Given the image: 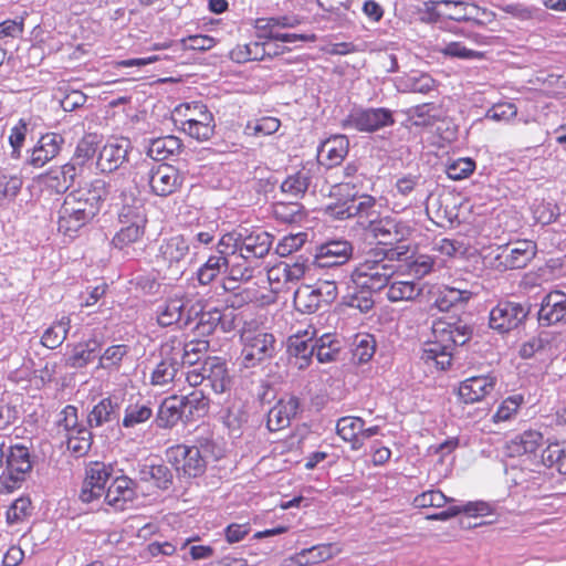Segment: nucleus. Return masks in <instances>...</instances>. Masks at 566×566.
Returning a JSON list of instances; mask_svg holds the SVG:
<instances>
[{
	"instance_id": "obj_1",
	"label": "nucleus",
	"mask_w": 566,
	"mask_h": 566,
	"mask_svg": "<svg viewBox=\"0 0 566 566\" xmlns=\"http://www.w3.org/2000/svg\"><path fill=\"white\" fill-rule=\"evenodd\" d=\"M107 195L108 184L103 179L70 192L59 210V231L73 237L97 216Z\"/></svg>"
},
{
	"instance_id": "obj_2",
	"label": "nucleus",
	"mask_w": 566,
	"mask_h": 566,
	"mask_svg": "<svg viewBox=\"0 0 566 566\" xmlns=\"http://www.w3.org/2000/svg\"><path fill=\"white\" fill-rule=\"evenodd\" d=\"M388 250H371L364 260L350 272L356 287L368 293L378 292L388 286L396 272Z\"/></svg>"
},
{
	"instance_id": "obj_3",
	"label": "nucleus",
	"mask_w": 566,
	"mask_h": 566,
	"mask_svg": "<svg viewBox=\"0 0 566 566\" xmlns=\"http://www.w3.org/2000/svg\"><path fill=\"white\" fill-rule=\"evenodd\" d=\"M190 260V245L184 235H172L159 245L157 262L164 276L168 280H179Z\"/></svg>"
},
{
	"instance_id": "obj_4",
	"label": "nucleus",
	"mask_w": 566,
	"mask_h": 566,
	"mask_svg": "<svg viewBox=\"0 0 566 566\" xmlns=\"http://www.w3.org/2000/svg\"><path fill=\"white\" fill-rule=\"evenodd\" d=\"M233 235L223 234L218 242L217 252L223 255L226 263L227 281L223 286L232 290L234 286L228 285L238 281H249L253 277L256 263L252 259H245V253L240 251L238 243H234Z\"/></svg>"
},
{
	"instance_id": "obj_5",
	"label": "nucleus",
	"mask_w": 566,
	"mask_h": 566,
	"mask_svg": "<svg viewBox=\"0 0 566 566\" xmlns=\"http://www.w3.org/2000/svg\"><path fill=\"white\" fill-rule=\"evenodd\" d=\"M32 469L30 451L22 444L8 447L6 467L0 473V486L7 492L20 488Z\"/></svg>"
},
{
	"instance_id": "obj_6",
	"label": "nucleus",
	"mask_w": 566,
	"mask_h": 566,
	"mask_svg": "<svg viewBox=\"0 0 566 566\" xmlns=\"http://www.w3.org/2000/svg\"><path fill=\"white\" fill-rule=\"evenodd\" d=\"M530 312L531 305L527 302H499L490 312L489 326L500 334L509 333L523 324Z\"/></svg>"
},
{
	"instance_id": "obj_7",
	"label": "nucleus",
	"mask_w": 566,
	"mask_h": 566,
	"mask_svg": "<svg viewBox=\"0 0 566 566\" xmlns=\"http://www.w3.org/2000/svg\"><path fill=\"white\" fill-rule=\"evenodd\" d=\"M395 118L392 112L385 107L354 109L343 119L342 127L354 128L363 133H374L384 127L392 126Z\"/></svg>"
},
{
	"instance_id": "obj_8",
	"label": "nucleus",
	"mask_w": 566,
	"mask_h": 566,
	"mask_svg": "<svg viewBox=\"0 0 566 566\" xmlns=\"http://www.w3.org/2000/svg\"><path fill=\"white\" fill-rule=\"evenodd\" d=\"M365 230L378 244L396 247L406 245L403 242L412 233V229L407 222L390 217L370 220Z\"/></svg>"
},
{
	"instance_id": "obj_9",
	"label": "nucleus",
	"mask_w": 566,
	"mask_h": 566,
	"mask_svg": "<svg viewBox=\"0 0 566 566\" xmlns=\"http://www.w3.org/2000/svg\"><path fill=\"white\" fill-rule=\"evenodd\" d=\"M120 229L116 232L112 240V244L119 250L137 242L145 230L146 219L142 213V207L124 206L118 213Z\"/></svg>"
},
{
	"instance_id": "obj_10",
	"label": "nucleus",
	"mask_w": 566,
	"mask_h": 566,
	"mask_svg": "<svg viewBox=\"0 0 566 566\" xmlns=\"http://www.w3.org/2000/svg\"><path fill=\"white\" fill-rule=\"evenodd\" d=\"M113 469L103 462H91L85 470V478L80 491L83 503L98 502L106 492V484L112 476Z\"/></svg>"
},
{
	"instance_id": "obj_11",
	"label": "nucleus",
	"mask_w": 566,
	"mask_h": 566,
	"mask_svg": "<svg viewBox=\"0 0 566 566\" xmlns=\"http://www.w3.org/2000/svg\"><path fill=\"white\" fill-rule=\"evenodd\" d=\"M168 462L176 471L189 478H196L205 472L206 460L196 446L177 444L166 452Z\"/></svg>"
},
{
	"instance_id": "obj_12",
	"label": "nucleus",
	"mask_w": 566,
	"mask_h": 566,
	"mask_svg": "<svg viewBox=\"0 0 566 566\" xmlns=\"http://www.w3.org/2000/svg\"><path fill=\"white\" fill-rule=\"evenodd\" d=\"M226 234L233 235L234 243H238L240 251L245 253V259H252L256 264L269 254L273 243V237L261 230L249 231L240 228Z\"/></svg>"
},
{
	"instance_id": "obj_13",
	"label": "nucleus",
	"mask_w": 566,
	"mask_h": 566,
	"mask_svg": "<svg viewBox=\"0 0 566 566\" xmlns=\"http://www.w3.org/2000/svg\"><path fill=\"white\" fill-rule=\"evenodd\" d=\"M354 253L353 244L347 240H331L316 248L313 264L322 269L343 272Z\"/></svg>"
},
{
	"instance_id": "obj_14",
	"label": "nucleus",
	"mask_w": 566,
	"mask_h": 566,
	"mask_svg": "<svg viewBox=\"0 0 566 566\" xmlns=\"http://www.w3.org/2000/svg\"><path fill=\"white\" fill-rule=\"evenodd\" d=\"M275 344V337L270 333H256L251 337H247L242 349V365L245 368H252L272 358L276 353Z\"/></svg>"
},
{
	"instance_id": "obj_15",
	"label": "nucleus",
	"mask_w": 566,
	"mask_h": 566,
	"mask_svg": "<svg viewBox=\"0 0 566 566\" xmlns=\"http://www.w3.org/2000/svg\"><path fill=\"white\" fill-rule=\"evenodd\" d=\"M132 148L130 140L126 137L111 138L102 147L97 157V167L102 172H113L126 160Z\"/></svg>"
},
{
	"instance_id": "obj_16",
	"label": "nucleus",
	"mask_w": 566,
	"mask_h": 566,
	"mask_svg": "<svg viewBox=\"0 0 566 566\" xmlns=\"http://www.w3.org/2000/svg\"><path fill=\"white\" fill-rule=\"evenodd\" d=\"M536 254V243L531 240L516 241L502 248L496 256L497 268L513 270L525 268Z\"/></svg>"
},
{
	"instance_id": "obj_17",
	"label": "nucleus",
	"mask_w": 566,
	"mask_h": 566,
	"mask_svg": "<svg viewBox=\"0 0 566 566\" xmlns=\"http://www.w3.org/2000/svg\"><path fill=\"white\" fill-rule=\"evenodd\" d=\"M184 178L179 170L171 165L160 164L149 171L148 182L153 193L167 197L177 191Z\"/></svg>"
},
{
	"instance_id": "obj_18",
	"label": "nucleus",
	"mask_w": 566,
	"mask_h": 566,
	"mask_svg": "<svg viewBox=\"0 0 566 566\" xmlns=\"http://www.w3.org/2000/svg\"><path fill=\"white\" fill-rule=\"evenodd\" d=\"M315 346V339L307 331L303 335H291L286 343L289 363L298 370L306 369L312 363Z\"/></svg>"
},
{
	"instance_id": "obj_19",
	"label": "nucleus",
	"mask_w": 566,
	"mask_h": 566,
	"mask_svg": "<svg viewBox=\"0 0 566 566\" xmlns=\"http://www.w3.org/2000/svg\"><path fill=\"white\" fill-rule=\"evenodd\" d=\"M391 260L405 262L410 275L422 277L431 272L434 261L426 254H417L409 245H398L389 249Z\"/></svg>"
},
{
	"instance_id": "obj_20",
	"label": "nucleus",
	"mask_w": 566,
	"mask_h": 566,
	"mask_svg": "<svg viewBox=\"0 0 566 566\" xmlns=\"http://www.w3.org/2000/svg\"><path fill=\"white\" fill-rule=\"evenodd\" d=\"M538 321L545 326L566 323V293L554 290L547 293L541 303Z\"/></svg>"
},
{
	"instance_id": "obj_21",
	"label": "nucleus",
	"mask_w": 566,
	"mask_h": 566,
	"mask_svg": "<svg viewBox=\"0 0 566 566\" xmlns=\"http://www.w3.org/2000/svg\"><path fill=\"white\" fill-rule=\"evenodd\" d=\"M64 144V138L57 133H48L40 137L32 148L28 164L34 168H41L55 158Z\"/></svg>"
},
{
	"instance_id": "obj_22",
	"label": "nucleus",
	"mask_w": 566,
	"mask_h": 566,
	"mask_svg": "<svg viewBox=\"0 0 566 566\" xmlns=\"http://www.w3.org/2000/svg\"><path fill=\"white\" fill-rule=\"evenodd\" d=\"M495 386V379L490 376H476L465 379L459 386L458 395L464 403L482 400Z\"/></svg>"
},
{
	"instance_id": "obj_23",
	"label": "nucleus",
	"mask_w": 566,
	"mask_h": 566,
	"mask_svg": "<svg viewBox=\"0 0 566 566\" xmlns=\"http://www.w3.org/2000/svg\"><path fill=\"white\" fill-rule=\"evenodd\" d=\"M200 370L205 374V388H211L216 394L226 391L229 379L224 361L218 357H207Z\"/></svg>"
},
{
	"instance_id": "obj_24",
	"label": "nucleus",
	"mask_w": 566,
	"mask_h": 566,
	"mask_svg": "<svg viewBox=\"0 0 566 566\" xmlns=\"http://www.w3.org/2000/svg\"><path fill=\"white\" fill-rule=\"evenodd\" d=\"M135 482L128 476H117L107 488L104 502L116 510H124V504L135 496Z\"/></svg>"
},
{
	"instance_id": "obj_25",
	"label": "nucleus",
	"mask_w": 566,
	"mask_h": 566,
	"mask_svg": "<svg viewBox=\"0 0 566 566\" xmlns=\"http://www.w3.org/2000/svg\"><path fill=\"white\" fill-rule=\"evenodd\" d=\"M350 198L334 208V214L339 219L353 218L356 216H370V211L374 209L376 200L369 195H358L354 192L349 195Z\"/></svg>"
},
{
	"instance_id": "obj_26",
	"label": "nucleus",
	"mask_w": 566,
	"mask_h": 566,
	"mask_svg": "<svg viewBox=\"0 0 566 566\" xmlns=\"http://www.w3.org/2000/svg\"><path fill=\"white\" fill-rule=\"evenodd\" d=\"M120 416L119 399L115 396L102 399L96 403L87 416L91 428L101 427L105 423L118 421Z\"/></svg>"
},
{
	"instance_id": "obj_27",
	"label": "nucleus",
	"mask_w": 566,
	"mask_h": 566,
	"mask_svg": "<svg viewBox=\"0 0 566 566\" xmlns=\"http://www.w3.org/2000/svg\"><path fill=\"white\" fill-rule=\"evenodd\" d=\"M432 331L434 337H440L454 348L467 344L473 333L469 325L462 324L461 322L453 324L439 322L433 325Z\"/></svg>"
},
{
	"instance_id": "obj_28",
	"label": "nucleus",
	"mask_w": 566,
	"mask_h": 566,
	"mask_svg": "<svg viewBox=\"0 0 566 566\" xmlns=\"http://www.w3.org/2000/svg\"><path fill=\"white\" fill-rule=\"evenodd\" d=\"M184 400L178 396L165 398L158 408L156 424L159 428H172L179 420H186Z\"/></svg>"
},
{
	"instance_id": "obj_29",
	"label": "nucleus",
	"mask_w": 566,
	"mask_h": 566,
	"mask_svg": "<svg viewBox=\"0 0 566 566\" xmlns=\"http://www.w3.org/2000/svg\"><path fill=\"white\" fill-rule=\"evenodd\" d=\"M349 142L345 135H335L322 144L318 156L325 158L327 166H337L346 157Z\"/></svg>"
},
{
	"instance_id": "obj_30",
	"label": "nucleus",
	"mask_w": 566,
	"mask_h": 566,
	"mask_svg": "<svg viewBox=\"0 0 566 566\" xmlns=\"http://www.w3.org/2000/svg\"><path fill=\"white\" fill-rule=\"evenodd\" d=\"M99 349L101 343L94 338L78 343L65 358V366L73 369L83 368L96 357Z\"/></svg>"
},
{
	"instance_id": "obj_31",
	"label": "nucleus",
	"mask_w": 566,
	"mask_h": 566,
	"mask_svg": "<svg viewBox=\"0 0 566 566\" xmlns=\"http://www.w3.org/2000/svg\"><path fill=\"white\" fill-rule=\"evenodd\" d=\"M138 478L144 482H154V484L161 490H167L172 483V473L169 468L163 463L139 464Z\"/></svg>"
},
{
	"instance_id": "obj_32",
	"label": "nucleus",
	"mask_w": 566,
	"mask_h": 566,
	"mask_svg": "<svg viewBox=\"0 0 566 566\" xmlns=\"http://www.w3.org/2000/svg\"><path fill=\"white\" fill-rule=\"evenodd\" d=\"M184 295H174L168 297L156 310L157 323L161 327H168L174 324H180L182 319Z\"/></svg>"
},
{
	"instance_id": "obj_33",
	"label": "nucleus",
	"mask_w": 566,
	"mask_h": 566,
	"mask_svg": "<svg viewBox=\"0 0 566 566\" xmlns=\"http://www.w3.org/2000/svg\"><path fill=\"white\" fill-rule=\"evenodd\" d=\"M396 88L401 93L427 94L436 86V81L427 73H412L396 80Z\"/></svg>"
},
{
	"instance_id": "obj_34",
	"label": "nucleus",
	"mask_w": 566,
	"mask_h": 566,
	"mask_svg": "<svg viewBox=\"0 0 566 566\" xmlns=\"http://www.w3.org/2000/svg\"><path fill=\"white\" fill-rule=\"evenodd\" d=\"M312 177V170L303 167L286 177L281 184V191L291 198L297 199L303 197L310 187Z\"/></svg>"
},
{
	"instance_id": "obj_35",
	"label": "nucleus",
	"mask_w": 566,
	"mask_h": 566,
	"mask_svg": "<svg viewBox=\"0 0 566 566\" xmlns=\"http://www.w3.org/2000/svg\"><path fill=\"white\" fill-rule=\"evenodd\" d=\"M182 147L181 140L172 135L153 139L147 148V155L154 160L161 161L178 154Z\"/></svg>"
},
{
	"instance_id": "obj_36",
	"label": "nucleus",
	"mask_w": 566,
	"mask_h": 566,
	"mask_svg": "<svg viewBox=\"0 0 566 566\" xmlns=\"http://www.w3.org/2000/svg\"><path fill=\"white\" fill-rule=\"evenodd\" d=\"M293 303L296 311L303 314H313L325 306L312 285L300 286L294 293Z\"/></svg>"
},
{
	"instance_id": "obj_37",
	"label": "nucleus",
	"mask_w": 566,
	"mask_h": 566,
	"mask_svg": "<svg viewBox=\"0 0 566 566\" xmlns=\"http://www.w3.org/2000/svg\"><path fill=\"white\" fill-rule=\"evenodd\" d=\"M365 427V421L359 417H343L337 421V433L345 441L352 442V449L358 450L361 448L363 442L359 438L360 431Z\"/></svg>"
},
{
	"instance_id": "obj_38",
	"label": "nucleus",
	"mask_w": 566,
	"mask_h": 566,
	"mask_svg": "<svg viewBox=\"0 0 566 566\" xmlns=\"http://www.w3.org/2000/svg\"><path fill=\"white\" fill-rule=\"evenodd\" d=\"M422 293V286L412 281H397L388 286L387 297L390 302L413 301Z\"/></svg>"
},
{
	"instance_id": "obj_39",
	"label": "nucleus",
	"mask_w": 566,
	"mask_h": 566,
	"mask_svg": "<svg viewBox=\"0 0 566 566\" xmlns=\"http://www.w3.org/2000/svg\"><path fill=\"white\" fill-rule=\"evenodd\" d=\"M315 355L319 363L327 364L337 360L340 352L339 342L331 334H324L315 339Z\"/></svg>"
},
{
	"instance_id": "obj_40",
	"label": "nucleus",
	"mask_w": 566,
	"mask_h": 566,
	"mask_svg": "<svg viewBox=\"0 0 566 566\" xmlns=\"http://www.w3.org/2000/svg\"><path fill=\"white\" fill-rule=\"evenodd\" d=\"M70 318L63 316L59 322L50 326L42 335L41 343L43 346L54 349L63 344L70 329Z\"/></svg>"
},
{
	"instance_id": "obj_41",
	"label": "nucleus",
	"mask_w": 566,
	"mask_h": 566,
	"mask_svg": "<svg viewBox=\"0 0 566 566\" xmlns=\"http://www.w3.org/2000/svg\"><path fill=\"white\" fill-rule=\"evenodd\" d=\"M184 400V409L186 411V420L193 416H202L207 412L209 407V399L205 390L193 389L190 394L180 397Z\"/></svg>"
},
{
	"instance_id": "obj_42",
	"label": "nucleus",
	"mask_w": 566,
	"mask_h": 566,
	"mask_svg": "<svg viewBox=\"0 0 566 566\" xmlns=\"http://www.w3.org/2000/svg\"><path fill=\"white\" fill-rule=\"evenodd\" d=\"M209 347V340L203 338H196L189 342H185L181 367L186 365L189 367H195L203 357H206Z\"/></svg>"
},
{
	"instance_id": "obj_43",
	"label": "nucleus",
	"mask_w": 566,
	"mask_h": 566,
	"mask_svg": "<svg viewBox=\"0 0 566 566\" xmlns=\"http://www.w3.org/2000/svg\"><path fill=\"white\" fill-rule=\"evenodd\" d=\"M175 116L180 117L179 122L181 125V128L188 126L190 123H193L201 117H203L205 114H211L207 106L200 102H192V103H184L178 105L175 108L174 112ZM178 122V119H175Z\"/></svg>"
},
{
	"instance_id": "obj_44",
	"label": "nucleus",
	"mask_w": 566,
	"mask_h": 566,
	"mask_svg": "<svg viewBox=\"0 0 566 566\" xmlns=\"http://www.w3.org/2000/svg\"><path fill=\"white\" fill-rule=\"evenodd\" d=\"M63 436L66 438L67 449L76 455L81 457L90 451L93 437L87 428L82 426L74 432H69Z\"/></svg>"
},
{
	"instance_id": "obj_45",
	"label": "nucleus",
	"mask_w": 566,
	"mask_h": 566,
	"mask_svg": "<svg viewBox=\"0 0 566 566\" xmlns=\"http://www.w3.org/2000/svg\"><path fill=\"white\" fill-rule=\"evenodd\" d=\"M222 272H226V263L223 255L217 252L199 269L198 281L202 285L210 284Z\"/></svg>"
},
{
	"instance_id": "obj_46",
	"label": "nucleus",
	"mask_w": 566,
	"mask_h": 566,
	"mask_svg": "<svg viewBox=\"0 0 566 566\" xmlns=\"http://www.w3.org/2000/svg\"><path fill=\"white\" fill-rule=\"evenodd\" d=\"M191 138L199 142L208 140L214 132V120L212 114H205L200 119L190 123L181 128Z\"/></svg>"
},
{
	"instance_id": "obj_47",
	"label": "nucleus",
	"mask_w": 566,
	"mask_h": 566,
	"mask_svg": "<svg viewBox=\"0 0 566 566\" xmlns=\"http://www.w3.org/2000/svg\"><path fill=\"white\" fill-rule=\"evenodd\" d=\"M128 346L124 344L109 346L99 356L97 367L108 370H117L120 367L123 358L128 354Z\"/></svg>"
},
{
	"instance_id": "obj_48",
	"label": "nucleus",
	"mask_w": 566,
	"mask_h": 566,
	"mask_svg": "<svg viewBox=\"0 0 566 566\" xmlns=\"http://www.w3.org/2000/svg\"><path fill=\"white\" fill-rule=\"evenodd\" d=\"M376 349V342L371 335H357L354 340L353 359L358 364L369 361Z\"/></svg>"
},
{
	"instance_id": "obj_49",
	"label": "nucleus",
	"mask_w": 566,
	"mask_h": 566,
	"mask_svg": "<svg viewBox=\"0 0 566 566\" xmlns=\"http://www.w3.org/2000/svg\"><path fill=\"white\" fill-rule=\"evenodd\" d=\"M31 514V500L27 496H21L9 506L7 511V522L10 525L19 524L29 518Z\"/></svg>"
},
{
	"instance_id": "obj_50",
	"label": "nucleus",
	"mask_w": 566,
	"mask_h": 566,
	"mask_svg": "<svg viewBox=\"0 0 566 566\" xmlns=\"http://www.w3.org/2000/svg\"><path fill=\"white\" fill-rule=\"evenodd\" d=\"M471 297V292L465 290H459L454 287L444 289L436 300V306L440 311H449V308L458 303H463L469 301Z\"/></svg>"
},
{
	"instance_id": "obj_51",
	"label": "nucleus",
	"mask_w": 566,
	"mask_h": 566,
	"mask_svg": "<svg viewBox=\"0 0 566 566\" xmlns=\"http://www.w3.org/2000/svg\"><path fill=\"white\" fill-rule=\"evenodd\" d=\"M96 135H86L76 145L72 160L76 165L85 166L95 155L97 149Z\"/></svg>"
},
{
	"instance_id": "obj_52",
	"label": "nucleus",
	"mask_w": 566,
	"mask_h": 566,
	"mask_svg": "<svg viewBox=\"0 0 566 566\" xmlns=\"http://www.w3.org/2000/svg\"><path fill=\"white\" fill-rule=\"evenodd\" d=\"M185 340L181 337L172 335L168 337L160 346L161 359L181 366Z\"/></svg>"
},
{
	"instance_id": "obj_53",
	"label": "nucleus",
	"mask_w": 566,
	"mask_h": 566,
	"mask_svg": "<svg viewBox=\"0 0 566 566\" xmlns=\"http://www.w3.org/2000/svg\"><path fill=\"white\" fill-rule=\"evenodd\" d=\"M84 167L82 165H76L74 160H70L67 164L63 165L59 169V174L62 177V181L56 184H51V188L56 192L66 191L74 182L75 178L82 175Z\"/></svg>"
},
{
	"instance_id": "obj_54",
	"label": "nucleus",
	"mask_w": 566,
	"mask_h": 566,
	"mask_svg": "<svg viewBox=\"0 0 566 566\" xmlns=\"http://www.w3.org/2000/svg\"><path fill=\"white\" fill-rule=\"evenodd\" d=\"M153 416V410L147 405H129L125 409V416L123 418V427L134 428L137 424L144 423L149 420Z\"/></svg>"
},
{
	"instance_id": "obj_55",
	"label": "nucleus",
	"mask_w": 566,
	"mask_h": 566,
	"mask_svg": "<svg viewBox=\"0 0 566 566\" xmlns=\"http://www.w3.org/2000/svg\"><path fill=\"white\" fill-rule=\"evenodd\" d=\"M181 366L175 365L171 361L164 360L156 366L151 374V384L165 386L172 381Z\"/></svg>"
},
{
	"instance_id": "obj_56",
	"label": "nucleus",
	"mask_w": 566,
	"mask_h": 566,
	"mask_svg": "<svg viewBox=\"0 0 566 566\" xmlns=\"http://www.w3.org/2000/svg\"><path fill=\"white\" fill-rule=\"evenodd\" d=\"M273 213L284 223L297 222L302 219V206L296 202H277L273 207Z\"/></svg>"
},
{
	"instance_id": "obj_57",
	"label": "nucleus",
	"mask_w": 566,
	"mask_h": 566,
	"mask_svg": "<svg viewBox=\"0 0 566 566\" xmlns=\"http://www.w3.org/2000/svg\"><path fill=\"white\" fill-rule=\"evenodd\" d=\"M222 317L221 310L219 308H211L203 312L196 325L198 334L203 336L212 334L214 329L221 325Z\"/></svg>"
},
{
	"instance_id": "obj_58",
	"label": "nucleus",
	"mask_w": 566,
	"mask_h": 566,
	"mask_svg": "<svg viewBox=\"0 0 566 566\" xmlns=\"http://www.w3.org/2000/svg\"><path fill=\"white\" fill-rule=\"evenodd\" d=\"M22 187V179L18 176L0 175V205L15 198Z\"/></svg>"
},
{
	"instance_id": "obj_59",
	"label": "nucleus",
	"mask_w": 566,
	"mask_h": 566,
	"mask_svg": "<svg viewBox=\"0 0 566 566\" xmlns=\"http://www.w3.org/2000/svg\"><path fill=\"white\" fill-rule=\"evenodd\" d=\"M82 426L78 424L77 409L74 406L67 405L63 408L57 420L59 433L62 431L64 434L74 432Z\"/></svg>"
},
{
	"instance_id": "obj_60",
	"label": "nucleus",
	"mask_w": 566,
	"mask_h": 566,
	"mask_svg": "<svg viewBox=\"0 0 566 566\" xmlns=\"http://www.w3.org/2000/svg\"><path fill=\"white\" fill-rule=\"evenodd\" d=\"M449 499L439 490H430L413 499L416 507H442Z\"/></svg>"
},
{
	"instance_id": "obj_61",
	"label": "nucleus",
	"mask_w": 566,
	"mask_h": 566,
	"mask_svg": "<svg viewBox=\"0 0 566 566\" xmlns=\"http://www.w3.org/2000/svg\"><path fill=\"white\" fill-rule=\"evenodd\" d=\"M475 169V163L471 158H459L447 168L449 178L461 180L470 176Z\"/></svg>"
},
{
	"instance_id": "obj_62",
	"label": "nucleus",
	"mask_w": 566,
	"mask_h": 566,
	"mask_svg": "<svg viewBox=\"0 0 566 566\" xmlns=\"http://www.w3.org/2000/svg\"><path fill=\"white\" fill-rule=\"evenodd\" d=\"M280 120L274 117H263L255 123H249L247 126V134L249 135H271L279 130Z\"/></svg>"
},
{
	"instance_id": "obj_63",
	"label": "nucleus",
	"mask_w": 566,
	"mask_h": 566,
	"mask_svg": "<svg viewBox=\"0 0 566 566\" xmlns=\"http://www.w3.org/2000/svg\"><path fill=\"white\" fill-rule=\"evenodd\" d=\"M27 132H28V124L24 119H20L19 123L14 127L11 128L10 136H9V143L12 147L11 156L13 158H20L21 148L25 140Z\"/></svg>"
},
{
	"instance_id": "obj_64",
	"label": "nucleus",
	"mask_w": 566,
	"mask_h": 566,
	"mask_svg": "<svg viewBox=\"0 0 566 566\" xmlns=\"http://www.w3.org/2000/svg\"><path fill=\"white\" fill-rule=\"evenodd\" d=\"M306 241L305 233L290 234L284 237L276 247V253L281 256H287L294 251L300 250Z\"/></svg>"
}]
</instances>
